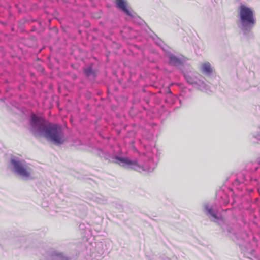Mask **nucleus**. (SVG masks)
Returning <instances> with one entry per match:
<instances>
[{"mask_svg": "<svg viewBox=\"0 0 260 260\" xmlns=\"http://www.w3.org/2000/svg\"><path fill=\"white\" fill-rule=\"evenodd\" d=\"M34 133L43 137L48 142L56 146L62 145L64 142V133L60 124L53 123L47 120L44 117L40 116L34 112Z\"/></svg>", "mask_w": 260, "mask_h": 260, "instance_id": "obj_1", "label": "nucleus"}, {"mask_svg": "<svg viewBox=\"0 0 260 260\" xmlns=\"http://www.w3.org/2000/svg\"><path fill=\"white\" fill-rule=\"evenodd\" d=\"M101 157H103L105 159L109 160L110 161L119 165L126 169H133L139 172L142 171L151 172L154 168L155 165L152 163V160L149 159L148 161L145 162L143 166H140L137 163L136 160H133L126 157L120 156L116 155H113L109 152L101 151Z\"/></svg>", "mask_w": 260, "mask_h": 260, "instance_id": "obj_2", "label": "nucleus"}, {"mask_svg": "<svg viewBox=\"0 0 260 260\" xmlns=\"http://www.w3.org/2000/svg\"><path fill=\"white\" fill-rule=\"evenodd\" d=\"M203 210L204 213L208 216L210 220L217 223L222 228L223 232L233 241H237L240 240V235L232 227L225 223L220 213L214 206L210 205L209 203H204Z\"/></svg>", "mask_w": 260, "mask_h": 260, "instance_id": "obj_3", "label": "nucleus"}, {"mask_svg": "<svg viewBox=\"0 0 260 260\" xmlns=\"http://www.w3.org/2000/svg\"><path fill=\"white\" fill-rule=\"evenodd\" d=\"M239 21L238 27L244 35L248 38H252V29L256 23L254 11L245 5H241L239 11Z\"/></svg>", "mask_w": 260, "mask_h": 260, "instance_id": "obj_4", "label": "nucleus"}, {"mask_svg": "<svg viewBox=\"0 0 260 260\" xmlns=\"http://www.w3.org/2000/svg\"><path fill=\"white\" fill-rule=\"evenodd\" d=\"M9 166L12 172L19 179L27 181L31 177L28 166L23 157L19 154H11L9 159Z\"/></svg>", "mask_w": 260, "mask_h": 260, "instance_id": "obj_5", "label": "nucleus"}, {"mask_svg": "<svg viewBox=\"0 0 260 260\" xmlns=\"http://www.w3.org/2000/svg\"><path fill=\"white\" fill-rule=\"evenodd\" d=\"M186 82L194 86L198 89L207 92L209 90V86L206 83L205 78L196 72H186L183 74Z\"/></svg>", "mask_w": 260, "mask_h": 260, "instance_id": "obj_6", "label": "nucleus"}, {"mask_svg": "<svg viewBox=\"0 0 260 260\" xmlns=\"http://www.w3.org/2000/svg\"><path fill=\"white\" fill-rule=\"evenodd\" d=\"M11 110L16 113L21 115L24 120H27L29 124V131L32 132V107L29 106V108L21 106L19 103L15 101L11 102Z\"/></svg>", "mask_w": 260, "mask_h": 260, "instance_id": "obj_7", "label": "nucleus"}, {"mask_svg": "<svg viewBox=\"0 0 260 260\" xmlns=\"http://www.w3.org/2000/svg\"><path fill=\"white\" fill-rule=\"evenodd\" d=\"M165 55L169 59L168 61L169 65L180 67L183 66L185 62V58L183 56L178 57L170 51H166Z\"/></svg>", "mask_w": 260, "mask_h": 260, "instance_id": "obj_8", "label": "nucleus"}, {"mask_svg": "<svg viewBox=\"0 0 260 260\" xmlns=\"http://www.w3.org/2000/svg\"><path fill=\"white\" fill-rule=\"evenodd\" d=\"M94 64L90 63L83 68L85 76L89 80H94L97 77V70L94 68Z\"/></svg>", "mask_w": 260, "mask_h": 260, "instance_id": "obj_9", "label": "nucleus"}, {"mask_svg": "<svg viewBox=\"0 0 260 260\" xmlns=\"http://www.w3.org/2000/svg\"><path fill=\"white\" fill-rule=\"evenodd\" d=\"M166 92L167 93V95L165 99V102L169 106L175 104L177 102H178L181 104V100L177 96L172 93L169 87L167 88Z\"/></svg>", "mask_w": 260, "mask_h": 260, "instance_id": "obj_10", "label": "nucleus"}, {"mask_svg": "<svg viewBox=\"0 0 260 260\" xmlns=\"http://www.w3.org/2000/svg\"><path fill=\"white\" fill-rule=\"evenodd\" d=\"M49 259L50 260H70V257L62 252L57 250H52L49 252Z\"/></svg>", "mask_w": 260, "mask_h": 260, "instance_id": "obj_11", "label": "nucleus"}, {"mask_svg": "<svg viewBox=\"0 0 260 260\" xmlns=\"http://www.w3.org/2000/svg\"><path fill=\"white\" fill-rule=\"evenodd\" d=\"M116 7L122 11L127 16L133 17L132 13L127 7V3L125 0H115Z\"/></svg>", "mask_w": 260, "mask_h": 260, "instance_id": "obj_12", "label": "nucleus"}, {"mask_svg": "<svg viewBox=\"0 0 260 260\" xmlns=\"http://www.w3.org/2000/svg\"><path fill=\"white\" fill-rule=\"evenodd\" d=\"M201 71L205 75L210 76L212 73V69L209 62L204 63L201 66Z\"/></svg>", "mask_w": 260, "mask_h": 260, "instance_id": "obj_13", "label": "nucleus"}, {"mask_svg": "<svg viewBox=\"0 0 260 260\" xmlns=\"http://www.w3.org/2000/svg\"><path fill=\"white\" fill-rule=\"evenodd\" d=\"M250 135L253 142L260 144V125L258 126L256 131L252 132Z\"/></svg>", "mask_w": 260, "mask_h": 260, "instance_id": "obj_14", "label": "nucleus"}, {"mask_svg": "<svg viewBox=\"0 0 260 260\" xmlns=\"http://www.w3.org/2000/svg\"><path fill=\"white\" fill-rule=\"evenodd\" d=\"M152 38L154 40L155 43L160 46L161 48L166 52L167 51L165 49L166 46L164 44L163 41L155 34H154V36H152Z\"/></svg>", "mask_w": 260, "mask_h": 260, "instance_id": "obj_15", "label": "nucleus"}, {"mask_svg": "<svg viewBox=\"0 0 260 260\" xmlns=\"http://www.w3.org/2000/svg\"><path fill=\"white\" fill-rule=\"evenodd\" d=\"M95 201L98 203L102 204H105L107 203V199L105 197L101 195L100 196L96 197Z\"/></svg>", "mask_w": 260, "mask_h": 260, "instance_id": "obj_16", "label": "nucleus"}, {"mask_svg": "<svg viewBox=\"0 0 260 260\" xmlns=\"http://www.w3.org/2000/svg\"><path fill=\"white\" fill-rule=\"evenodd\" d=\"M79 228L80 229L83 230L84 229V224H80L79 226Z\"/></svg>", "mask_w": 260, "mask_h": 260, "instance_id": "obj_17", "label": "nucleus"}, {"mask_svg": "<svg viewBox=\"0 0 260 260\" xmlns=\"http://www.w3.org/2000/svg\"><path fill=\"white\" fill-rule=\"evenodd\" d=\"M161 258V260H171L168 257H160Z\"/></svg>", "mask_w": 260, "mask_h": 260, "instance_id": "obj_18", "label": "nucleus"}, {"mask_svg": "<svg viewBox=\"0 0 260 260\" xmlns=\"http://www.w3.org/2000/svg\"><path fill=\"white\" fill-rule=\"evenodd\" d=\"M116 208H118V209H122V206L120 204H118L117 205V206H116Z\"/></svg>", "mask_w": 260, "mask_h": 260, "instance_id": "obj_19", "label": "nucleus"}, {"mask_svg": "<svg viewBox=\"0 0 260 260\" xmlns=\"http://www.w3.org/2000/svg\"><path fill=\"white\" fill-rule=\"evenodd\" d=\"M241 250L242 251V252H243L244 255H246V254L248 253L247 252H244L242 248H241Z\"/></svg>", "mask_w": 260, "mask_h": 260, "instance_id": "obj_20", "label": "nucleus"}, {"mask_svg": "<svg viewBox=\"0 0 260 260\" xmlns=\"http://www.w3.org/2000/svg\"><path fill=\"white\" fill-rule=\"evenodd\" d=\"M229 203V201H225L223 202V204H225V205H227Z\"/></svg>", "mask_w": 260, "mask_h": 260, "instance_id": "obj_21", "label": "nucleus"}, {"mask_svg": "<svg viewBox=\"0 0 260 260\" xmlns=\"http://www.w3.org/2000/svg\"><path fill=\"white\" fill-rule=\"evenodd\" d=\"M30 75L31 76H32V72H30Z\"/></svg>", "mask_w": 260, "mask_h": 260, "instance_id": "obj_22", "label": "nucleus"}, {"mask_svg": "<svg viewBox=\"0 0 260 260\" xmlns=\"http://www.w3.org/2000/svg\"><path fill=\"white\" fill-rule=\"evenodd\" d=\"M30 31H32V27L30 29Z\"/></svg>", "mask_w": 260, "mask_h": 260, "instance_id": "obj_23", "label": "nucleus"}, {"mask_svg": "<svg viewBox=\"0 0 260 260\" xmlns=\"http://www.w3.org/2000/svg\"><path fill=\"white\" fill-rule=\"evenodd\" d=\"M258 164L260 165V159H259V161Z\"/></svg>", "mask_w": 260, "mask_h": 260, "instance_id": "obj_24", "label": "nucleus"}, {"mask_svg": "<svg viewBox=\"0 0 260 260\" xmlns=\"http://www.w3.org/2000/svg\"><path fill=\"white\" fill-rule=\"evenodd\" d=\"M35 27H34V29H33V30L35 31Z\"/></svg>", "mask_w": 260, "mask_h": 260, "instance_id": "obj_25", "label": "nucleus"}]
</instances>
